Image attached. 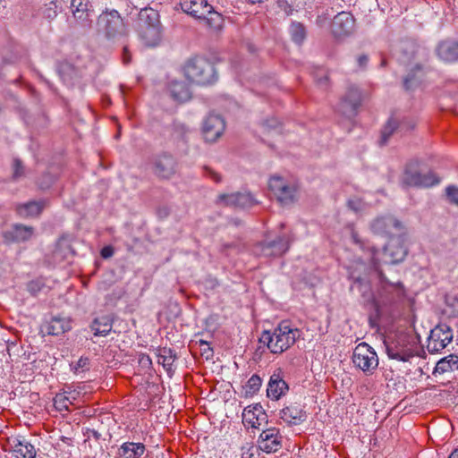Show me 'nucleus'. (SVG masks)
<instances>
[{
	"label": "nucleus",
	"mask_w": 458,
	"mask_h": 458,
	"mask_svg": "<svg viewBox=\"0 0 458 458\" xmlns=\"http://www.w3.org/2000/svg\"><path fill=\"white\" fill-rule=\"evenodd\" d=\"M347 205L352 210L356 212L361 208V202L359 199H350Z\"/></svg>",
	"instance_id": "5fc2aeb1"
},
{
	"label": "nucleus",
	"mask_w": 458,
	"mask_h": 458,
	"mask_svg": "<svg viewBox=\"0 0 458 458\" xmlns=\"http://www.w3.org/2000/svg\"><path fill=\"white\" fill-rule=\"evenodd\" d=\"M354 286L359 287L360 291H362L364 289V291H363V295L364 296H365V292L367 290H369V285L367 283H364L360 279H356L354 281Z\"/></svg>",
	"instance_id": "6e6d98bb"
},
{
	"label": "nucleus",
	"mask_w": 458,
	"mask_h": 458,
	"mask_svg": "<svg viewBox=\"0 0 458 458\" xmlns=\"http://www.w3.org/2000/svg\"><path fill=\"white\" fill-rule=\"evenodd\" d=\"M9 233L14 242H26L32 237L34 233V228L31 226L17 224L13 226L12 231Z\"/></svg>",
	"instance_id": "2f4dec72"
},
{
	"label": "nucleus",
	"mask_w": 458,
	"mask_h": 458,
	"mask_svg": "<svg viewBox=\"0 0 458 458\" xmlns=\"http://www.w3.org/2000/svg\"><path fill=\"white\" fill-rule=\"evenodd\" d=\"M152 174L160 181H169L179 172L177 158L168 151L153 155L149 160Z\"/></svg>",
	"instance_id": "0eeeda50"
},
{
	"label": "nucleus",
	"mask_w": 458,
	"mask_h": 458,
	"mask_svg": "<svg viewBox=\"0 0 458 458\" xmlns=\"http://www.w3.org/2000/svg\"><path fill=\"white\" fill-rule=\"evenodd\" d=\"M261 126L266 132L275 131L278 133L281 132L282 124L280 121L275 117L268 118L262 122Z\"/></svg>",
	"instance_id": "a18cd8bd"
},
{
	"label": "nucleus",
	"mask_w": 458,
	"mask_h": 458,
	"mask_svg": "<svg viewBox=\"0 0 458 458\" xmlns=\"http://www.w3.org/2000/svg\"><path fill=\"white\" fill-rule=\"evenodd\" d=\"M426 73V68L422 64L414 65L403 80V87L410 90L417 87Z\"/></svg>",
	"instance_id": "c85d7f7f"
},
{
	"label": "nucleus",
	"mask_w": 458,
	"mask_h": 458,
	"mask_svg": "<svg viewBox=\"0 0 458 458\" xmlns=\"http://www.w3.org/2000/svg\"><path fill=\"white\" fill-rule=\"evenodd\" d=\"M453 340V331L446 324H439L431 331L428 338L427 349L435 353L444 350Z\"/></svg>",
	"instance_id": "2eb2a0df"
},
{
	"label": "nucleus",
	"mask_w": 458,
	"mask_h": 458,
	"mask_svg": "<svg viewBox=\"0 0 458 458\" xmlns=\"http://www.w3.org/2000/svg\"><path fill=\"white\" fill-rule=\"evenodd\" d=\"M289 387L287 383L281 377L280 374H273L270 377L267 393V396L273 400H278L284 395Z\"/></svg>",
	"instance_id": "bb28decb"
},
{
	"label": "nucleus",
	"mask_w": 458,
	"mask_h": 458,
	"mask_svg": "<svg viewBox=\"0 0 458 458\" xmlns=\"http://www.w3.org/2000/svg\"><path fill=\"white\" fill-rule=\"evenodd\" d=\"M381 65H382V66H385V65H386V60H385V59H384V60H382Z\"/></svg>",
	"instance_id": "69168bd1"
},
{
	"label": "nucleus",
	"mask_w": 458,
	"mask_h": 458,
	"mask_svg": "<svg viewBox=\"0 0 458 458\" xmlns=\"http://www.w3.org/2000/svg\"><path fill=\"white\" fill-rule=\"evenodd\" d=\"M217 204H224L226 207L250 208L257 204L256 199L250 192H235L232 194H220L217 197Z\"/></svg>",
	"instance_id": "412c9836"
},
{
	"label": "nucleus",
	"mask_w": 458,
	"mask_h": 458,
	"mask_svg": "<svg viewBox=\"0 0 458 458\" xmlns=\"http://www.w3.org/2000/svg\"><path fill=\"white\" fill-rule=\"evenodd\" d=\"M135 29L147 47H156L161 41L159 14L152 8H144L140 11Z\"/></svg>",
	"instance_id": "7ed1b4c3"
},
{
	"label": "nucleus",
	"mask_w": 458,
	"mask_h": 458,
	"mask_svg": "<svg viewBox=\"0 0 458 458\" xmlns=\"http://www.w3.org/2000/svg\"><path fill=\"white\" fill-rule=\"evenodd\" d=\"M262 380L258 375H252L244 386L245 394L252 396L261 386Z\"/></svg>",
	"instance_id": "a19ab883"
},
{
	"label": "nucleus",
	"mask_w": 458,
	"mask_h": 458,
	"mask_svg": "<svg viewBox=\"0 0 458 458\" xmlns=\"http://www.w3.org/2000/svg\"><path fill=\"white\" fill-rule=\"evenodd\" d=\"M242 421L253 428H259L263 422H267V414L259 404L248 406L243 410Z\"/></svg>",
	"instance_id": "393cba45"
},
{
	"label": "nucleus",
	"mask_w": 458,
	"mask_h": 458,
	"mask_svg": "<svg viewBox=\"0 0 458 458\" xmlns=\"http://www.w3.org/2000/svg\"><path fill=\"white\" fill-rule=\"evenodd\" d=\"M437 56L445 62L458 61V41L446 39L437 47Z\"/></svg>",
	"instance_id": "a878e982"
},
{
	"label": "nucleus",
	"mask_w": 458,
	"mask_h": 458,
	"mask_svg": "<svg viewBox=\"0 0 458 458\" xmlns=\"http://www.w3.org/2000/svg\"><path fill=\"white\" fill-rule=\"evenodd\" d=\"M278 7L283 10L287 15L292 14L293 8L291 4H288L287 0H276Z\"/></svg>",
	"instance_id": "603ef678"
},
{
	"label": "nucleus",
	"mask_w": 458,
	"mask_h": 458,
	"mask_svg": "<svg viewBox=\"0 0 458 458\" xmlns=\"http://www.w3.org/2000/svg\"><path fill=\"white\" fill-rule=\"evenodd\" d=\"M89 433L90 436H92L96 440H98L101 437V434L98 433L97 430L91 429L89 430Z\"/></svg>",
	"instance_id": "e2e57ef3"
},
{
	"label": "nucleus",
	"mask_w": 458,
	"mask_h": 458,
	"mask_svg": "<svg viewBox=\"0 0 458 458\" xmlns=\"http://www.w3.org/2000/svg\"><path fill=\"white\" fill-rule=\"evenodd\" d=\"M299 336L297 328H293L288 321H282L273 332L265 330L259 342L266 344L272 353L280 354L293 345Z\"/></svg>",
	"instance_id": "f257e3e1"
},
{
	"label": "nucleus",
	"mask_w": 458,
	"mask_h": 458,
	"mask_svg": "<svg viewBox=\"0 0 458 458\" xmlns=\"http://www.w3.org/2000/svg\"><path fill=\"white\" fill-rule=\"evenodd\" d=\"M182 70L190 82L200 86L211 85L218 78L214 64L201 55H194L187 59Z\"/></svg>",
	"instance_id": "f03ea898"
},
{
	"label": "nucleus",
	"mask_w": 458,
	"mask_h": 458,
	"mask_svg": "<svg viewBox=\"0 0 458 458\" xmlns=\"http://www.w3.org/2000/svg\"><path fill=\"white\" fill-rule=\"evenodd\" d=\"M112 321L108 317H101L95 318L90 328L94 331L96 336H106L112 330Z\"/></svg>",
	"instance_id": "7c9ffc66"
},
{
	"label": "nucleus",
	"mask_w": 458,
	"mask_h": 458,
	"mask_svg": "<svg viewBox=\"0 0 458 458\" xmlns=\"http://www.w3.org/2000/svg\"><path fill=\"white\" fill-rule=\"evenodd\" d=\"M131 53L129 52V49H128L127 46H124L123 49V64H129L131 62Z\"/></svg>",
	"instance_id": "4d7b16f0"
},
{
	"label": "nucleus",
	"mask_w": 458,
	"mask_h": 458,
	"mask_svg": "<svg viewBox=\"0 0 458 458\" xmlns=\"http://www.w3.org/2000/svg\"><path fill=\"white\" fill-rule=\"evenodd\" d=\"M352 363L367 375H371L378 366V357L374 349L367 343L359 344L352 352Z\"/></svg>",
	"instance_id": "9d476101"
},
{
	"label": "nucleus",
	"mask_w": 458,
	"mask_h": 458,
	"mask_svg": "<svg viewBox=\"0 0 458 458\" xmlns=\"http://www.w3.org/2000/svg\"><path fill=\"white\" fill-rule=\"evenodd\" d=\"M362 99L360 88L354 84H350L340 100L338 111L346 117H353L361 106Z\"/></svg>",
	"instance_id": "ddd939ff"
},
{
	"label": "nucleus",
	"mask_w": 458,
	"mask_h": 458,
	"mask_svg": "<svg viewBox=\"0 0 458 458\" xmlns=\"http://www.w3.org/2000/svg\"><path fill=\"white\" fill-rule=\"evenodd\" d=\"M290 240L287 236H278L276 240L262 242L256 246L255 253L264 257H279L287 251Z\"/></svg>",
	"instance_id": "6ab92c4d"
},
{
	"label": "nucleus",
	"mask_w": 458,
	"mask_h": 458,
	"mask_svg": "<svg viewBox=\"0 0 458 458\" xmlns=\"http://www.w3.org/2000/svg\"><path fill=\"white\" fill-rule=\"evenodd\" d=\"M269 190L282 205H287L294 200L296 186L284 178L274 175L268 182Z\"/></svg>",
	"instance_id": "4468645a"
},
{
	"label": "nucleus",
	"mask_w": 458,
	"mask_h": 458,
	"mask_svg": "<svg viewBox=\"0 0 458 458\" xmlns=\"http://www.w3.org/2000/svg\"><path fill=\"white\" fill-rule=\"evenodd\" d=\"M114 254V250L112 247L110 246H107V247H104L102 250H101V256L105 259H107V258H110L111 256H113Z\"/></svg>",
	"instance_id": "13d9d810"
},
{
	"label": "nucleus",
	"mask_w": 458,
	"mask_h": 458,
	"mask_svg": "<svg viewBox=\"0 0 458 458\" xmlns=\"http://www.w3.org/2000/svg\"><path fill=\"white\" fill-rule=\"evenodd\" d=\"M199 347H200L201 351L203 352V353H207L208 351L212 352L209 344L207 341L199 340Z\"/></svg>",
	"instance_id": "bf43d9fd"
},
{
	"label": "nucleus",
	"mask_w": 458,
	"mask_h": 458,
	"mask_svg": "<svg viewBox=\"0 0 458 458\" xmlns=\"http://www.w3.org/2000/svg\"><path fill=\"white\" fill-rule=\"evenodd\" d=\"M445 311L451 317H458V293L445 296Z\"/></svg>",
	"instance_id": "ea45409f"
},
{
	"label": "nucleus",
	"mask_w": 458,
	"mask_h": 458,
	"mask_svg": "<svg viewBox=\"0 0 458 458\" xmlns=\"http://www.w3.org/2000/svg\"><path fill=\"white\" fill-rule=\"evenodd\" d=\"M71 404H72V401L64 393L56 394L54 397V405L60 411H68Z\"/></svg>",
	"instance_id": "c03bdc74"
},
{
	"label": "nucleus",
	"mask_w": 458,
	"mask_h": 458,
	"mask_svg": "<svg viewBox=\"0 0 458 458\" xmlns=\"http://www.w3.org/2000/svg\"><path fill=\"white\" fill-rule=\"evenodd\" d=\"M408 253L404 245L403 235L389 239L382 251L373 249L371 263L373 268L378 273L383 281V274L380 270L381 264H396L402 262Z\"/></svg>",
	"instance_id": "20e7f679"
},
{
	"label": "nucleus",
	"mask_w": 458,
	"mask_h": 458,
	"mask_svg": "<svg viewBox=\"0 0 458 458\" xmlns=\"http://www.w3.org/2000/svg\"><path fill=\"white\" fill-rule=\"evenodd\" d=\"M203 169H204V173H205L206 176L209 177L216 182H221V180H222L221 175L219 174H217L216 171H214L212 168L206 165V166H204Z\"/></svg>",
	"instance_id": "3c124183"
},
{
	"label": "nucleus",
	"mask_w": 458,
	"mask_h": 458,
	"mask_svg": "<svg viewBox=\"0 0 458 458\" xmlns=\"http://www.w3.org/2000/svg\"><path fill=\"white\" fill-rule=\"evenodd\" d=\"M357 63H358V66L360 69H365L369 63V56L365 54L359 55L357 58Z\"/></svg>",
	"instance_id": "864d4df0"
},
{
	"label": "nucleus",
	"mask_w": 458,
	"mask_h": 458,
	"mask_svg": "<svg viewBox=\"0 0 458 458\" xmlns=\"http://www.w3.org/2000/svg\"><path fill=\"white\" fill-rule=\"evenodd\" d=\"M44 201H30L18 206L17 212L21 217L38 216L44 208Z\"/></svg>",
	"instance_id": "c756f323"
},
{
	"label": "nucleus",
	"mask_w": 458,
	"mask_h": 458,
	"mask_svg": "<svg viewBox=\"0 0 458 458\" xmlns=\"http://www.w3.org/2000/svg\"><path fill=\"white\" fill-rule=\"evenodd\" d=\"M170 93L172 98L178 102L187 101L191 98L189 89L182 82H172L170 85Z\"/></svg>",
	"instance_id": "f704fd0d"
},
{
	"label": "nucleus",
	"mask_w": 458,
	"mask_h": 458,
	"mask_svg": "<svg viewBox=\"0 0 458 458\" xmlns=\"http://www.w3.org/2000/svg\"><path fill=\"white\" fill-rule=\"evenodd\" d=\"M71 321L63 318H53L48 326V334L59 335L71 330Z\"/></svg>",
	"instance_id": "72a5a7b5"
},
{
	"label": "nucleus",
	"mask_w": 458,
	"mask_h": 458,
	"mask_svg": "<svg viewBox=\"0 0 458 458\" xmlns=\"http://www.w3.org/2000/svg\"><path fill=\"white\" fill-rule=\"evenodd\" d=\"M12 181L17 182L20 179L25 177L26 168L22 162L19 158H14L12 164Z\"/></svg>",
	"instance_id": "79ce46f5"
},
{
	"label": "nucleus",
	"mask_w": 458,
	"mask_h": 458,
	"mask_svg": "<svg viewBox=\"0 0 458 458\" xmlns=\"http://www.w3.org/2000/svg\"><path fill=\"white\" fill-rule=\"evenodd\" d=\"M99 30L109 39H116L127 33L125 24L120 13L116 10L103 12L98 21Z\"/></svg>",
	"instance_id": "6e6552de"
},
{
	"label": "nucleus",
	"mask_w": 458,
	"mask_h": 458,
	"mask_svg": "<svg viewBox=\"0 0 458 458\" xmlns=\"http://www.w3.org/2000/svg\"><path fill=\"white\" fill-rule=\"evenodd\" d=\"M6 450L14 458H36L38 449L31 441L24 436H15L7 438Z\"/></svg>",
	"instance_id": "dca6fc26"
},
{
	"label": "nucleus",
	"mask_w": 458,
	"mask_h": 458,
	"mask_svg": "<svg viewBox=\"0 0 458 458\" xmlns=\"http://www.w3.org/2000/svg\"><path fill=\"white\" fill-rule=\"evenodd\" d=\"M440 179L432 171L421 174L418 170L417 162H410L406 165L402 176V183L408 187H431L438 184Z\"/></svg>",
	"instance_id": "1a4fd4ad"
},
{
	"label": "nucleus",
	"mask_w": 458,
	"mask_h": 458,
	"mask_svg": "<svg viewBox=\"0 0 458 458\" xmlns=\"http://www.w3.org/2000/svg\"><path fill=\"white\" fill-rule=\"evenodd\" d=\"M71 10L78 26L85 30L91 28L94 10L89 0H71Z\"/></svg>",
	"instance_id": "f3484780"
},
{
	"label": "nucleus",
	"mask_w": 458,
	"mask_h": 458,
	"mask_svg": "<svg viewBox=\"0 0 458 458\" xmlns=\"http://www.w3.org/2000/svg\"><path fill=\"white\" fill-rule=\"evenodd\" d=\"M46 286L45 284V282L40 279V278H38V279H35V280H32L30 281L28 284H27V289L28 291L32 294V295H37L39 292H41L44 287Z\"/></svg>",
	"instance_id": "de8ad7c7"
},
{
	"label": "nucleus",
	"mask_w": 458,
	"mask_h": 458,
	"mask_svg": "<svg viewBox=\"0 0 458 458\" xmlns=\"http://www.w3.org/2000/svg\"><path fill=\"white\" fill-rule=\"evenodd\" d=\"M182 11L197 20H203L207 26L219 30L223 25L222 15L215 11L208 0H180Z\"/></svg>",
	"instance_id": "39448f33"
},
{
	"label": "nucleus",
	"mask_w": 458,
	"mask_h": 458,
	"mask_svg": "<svg viewBox=\"0 0 458 458\" xmlns=\"http://www.w3.org/2000/svg\"><path fill=\"white\" fill-rule=\"evenodd\" d=\"M387 356L390 359L406 362L415 355L416 338L407 332H397L385 342Z\"/></svg>",
	"instance_id": "423d86ee"
},
{
	"label": "nucleus",
	"mask_w": 458,
	"mask_h": 458,
	"mask_svg": "<svg viewBox=\"0 0 458 458\" xmlns=\"http://www.w3.org/2000/svg\"><path fill=\"white\" fill-rule=\"evenodd\" d=\"M280 418L288 425H299L306 420L307 413L300 403H292L280 411Z\"/></svg>",
	"instance_id": "5701e85b"
},
{
	"label": "nucleus",
	"mask_w": 458,
	"mask_h": 458,
	"mask_svg": "<svg viewBox=\"0 0 458 458\" xmlns=\"http://www.w3.org/2000/svg\"><path fill=\"white\" fill-rule=\"evenodd\" d=\"M370 229L374 233L388 237L389 239L404 234L403 225L392 215L376 217L370 224Z\"/></svg>",
	"instance_id": "9b49d317"
},
{
	"label": "nucleus",
	"mask_w": 458,
	"mask_h": 458,
	"mask_svg": "<svg viewBox=\"0 0 458 458\" xmlns=\"http://www.w3.org/2000/svg\"><path fill=\"white\" fill-rule=\"evenodd\" d=\"M458 369V355H449L442 360H440L433 371L434 375L443 374L447 371H453Z\"/></svg>",
	"instance_id": "473e14b6"
},
{
	"label": "nucleus",
	"mask_w": 458,
	"mask_h": 458,
	"mask_svg": "<svg viewBox=\"0 0 458 458\" xmlns=\"http://www.w3.org/2000/svg\"><path fill=\"white\" fill-rule=\"evenodd\" d=\"M445 193L450 203L458 205V187L450 185L446 187Z\"/></svg>",
	"instance_id": "09e8293b"
},
{
	"label": "nucleus",
	"mask_w": 458,
	"mask_h": 458,
	"mask_svg": "<svg viewBox=\"0 0 458 458\" xmlns=\"http://www.w3.org/2000/svg\"><path fill=\"white\" fill-rule=\"evenodd\" d=\"M355 20L347 12H342L334 17L332 21V31L335 37H342L351 34L354 30Z\"/></svg>",
	"instance_id": "4be33fe9"
},
{
	"label": "nucleus",
	"mask_w": 458,
	"mask_h": 458,
	"mask_svg": "<svg viewBox=\"0 0 458 458\" xmlns=\"http://www.w3.org/2000/svg\"><path fill=\"white\" fill-rule=\"evenodd\" d=\"M448 458H458V447L450 454Z\"/></svg>",
	"instance_id": "0e129e2a"
},
{
	"label": "nucleus",
	"mask_w": 458,
	"mask_h": 458,
	"mask_svg": "<svg viewBox=\"0 0 458 458\" xmlns=\"http://www.w3.org/2000/svg\"><path fill=\"white\" fill-rule=\"evenodd\" d=\"M290 33L293 42L301 45L306 38L305 27L300 22H293L290 27Z\"/></svg>",
	"instance_id": "58836bf2"
},
{
	"label": "nucleus",
	"mask_w": 458,
	"mask_h": 458,
	"mask_svg": "<svg viewBox=\"0 0 458 458\" xmlns=\"http://www.w3.org/2000/svg\"><path fill=\"white\" fill-rule=\"evenodd\" d=\"M54 182L55 178L53 175H51L50 174H45L38 181V184L40 189L46 190L50 188Z\"/></svg>",
	"instance_id": "8fccbe9b"
},
{
	"label": "nucleus",
	"mask_w": 458,
	"mask_h": 458,
	"mask_svg": "<svg viewBox=\"0 0 458 458\" xmlns=\"http://www.w3.org/2000/svg\"><path fill=\"white\" fill-rule=\"evenodd\" d=\"M61 8V3L58 0H53L46 4L41 9L42 16L47 21L55 19L58 13V9Z\"/></svg>",
	"instance_id": "4c0bfd02"
},
{
	"label": "nucleus",
	"mask_w": 458,
	"mask_h": 458,
	"mask_svg": "<svg viewBox=\"0 0 458 458\" xmlns=\"http://www.w3.org/2000/svg\"><path fill=\"white\" fill-rule=\"evenodd\" d=\"M328 82V76L325 74L322 78H320L318 83L321 86H327Z\"/></svg>",
	"instance_id": "680f3d73"
},
{
	"label": "nucleus",
	"mask_w": 458,
	"mask_h": 458,
	"mask_svg": "<svg viewBox=\"0 0 458 458\" xmlns=\"http://www.w3.org/2000/svg\"><path fill=\"white\" fill-rule=\"evenodd\" d=\"M414 127L415 123L412 121L403 120L402 123H399L396 119L391 117L381 131L379 144L381 146L386 145L395 131H410Z\"/></svg>",
	"instance_id": "b1692460"
},
{
	"label": "nucleus",
	"mask_w": 458,
	"mask_h": 458,
	"mask_svg": "<svg viewBox=\"0 0 458 458\" xmlns=\"http://www.w3.org/2000/svg\"><path fill=\"white\" fill-rule=\"evenodd\" d=\"M283 438L279 428H269L262 430L258 438V445L259 449L267 454L276 453L283 447Z\"/></svg>",
	"instance_id": "a211bd4d"
},
{
	"label": "nucleus",
	"mask_w": 458,
	"mask_h": 458,
	"mask_svg": "<svg viewBox=\"0 0 458 458\" xmlns=\"http://www.w3.org/2000/svg\"><path fill=\"white\" fill-rule=\"evenodd\" d=\"M170 210L166 207H162L157 209V216L161 218L168 216Z\"/></svg>",
	"instance_id": "052dcab7"
},
{
	"label": "nucleus",
	"mask_w": 458,
	"mask_h": 458,
	"mask_svg": "<svg viewBox=\"0 0 458 458\" xmlns=\"http://www.w3.org/2000/svg\"><path fill=\"white\" fill-rule=\"evenodd\" d=\"M189 129L182 123H174L172 128V136L178 140L187 141Z\"/></svg>",
	"instance_id": "37998d69"
},
{
	"label": "nucleus",
	"mask_w": 458,
	"mask_h": 458,
	"mask_svg": "<svg viewBox=\"0 0 458 458\" xmlns=\"http://www.w3.org/2000/svg\"><path fill=\"white\" fill-rule=\"evenodd\" d=\"M394 288L393 285H384L377 297L373 294L368 297L367 300L371 301L374 308V311L369 316V323L372 328L378 327V320L383 313L382 306L391 304L394 301L395 297L393 293Z\"/></svg>",
	"instance_id": "f8f14e48"
},
{
	"label": "nucleus",
	"mask_w": 458,
	"mask_h": 458,
	"mask_svg": "<svg viewBox=\"0 0 458 458\" xmlns=\"http://www.w3.org/2000/svg\"><path fill=\"white\" fill-rule=\"evenodd\" d=\"M158 363L169 372L175 360V353L170 348H162L158 350Z\"/></svg>",
	"instance_id": "e433bc0d"
},
{
	"label": "nucleus",
	"mask_w": 458,
	"mask_h": 458,
	"mask_svg": "<svg viewBox=\"0 0 458 458\" xmlns=\"http://www.w3.org/2000/svg\"><path fill=\"white\" fill-rule=\"evenodd\" d=\"M145 449L142 443L126 442L120 446L117 454L120 458H140Z\"/></svg>",
	"instance_id": "cd10ccee"
},
{
	"label": "nucleus",
	"mask_w": 458,
	"mask_h": 458,
	"mask_svg": "<svg viewBox=\"0 0 458 458\" xmlns=\"http://www.w3.org/2000/svg\"><path fill=\"white\" fill-rule=\"evenodd\" d=\"M58 73L65 83L71 85L79 77L77 69L70 63H62L58 67Z\"/></svg>",
	"instance_id": "c9c22d12"
},
{
	"label": "nucleus",
	"mask_w": 458,
	"mask_h": 458,
	"mask_svg": "<svg viewBox=\"0 0 458 458\" xmlns=\"http://www.w3.org/2000/svg\"><path fill=\"white\" fill-rule=\"evenodd\" d=\"M89 359L88 357H81L75 364H71V369L75 373L89 370Z\"/></svg>",
	"instance_id": "49530a36"
},
{
	"label": "nucleus",
	"mask_w": 458,
	"mask_h": 458,
	"mask_svg": "<svg viewBox=\"0 0 458 458\" xmlns=\"http://www.w3.org/2000/svg\"><path fill=\"white\" fill-rule=\"evenodd\" d=\"M225 128L224 119L220 115L209 114L203 122L202 133L206 141L215 142L223 134Z\"/></svg>",
	"instance_id": "aec40b11"
}]
</instances>
